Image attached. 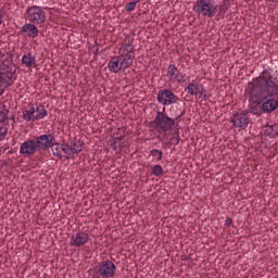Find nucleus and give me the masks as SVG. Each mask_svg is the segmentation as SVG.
Returning a JSON list of instances; mask_svg holds the SVG:
<instances>
[{
  "mask_svg": "<svg viewBox=\"0 0 278 278\" xmlns=\"http://www.w3.org/2000/svg\"><path fill=\"white\" fill-rule=\"evenodd\" d=\"M124 138H125L124 136L113 138V142L111 143V147H112V149H114V151H116V144H118L121 150H123V147H124L123 140H124Z\"/></svg>",
  "mask_w": 278,
  "mask_h": 278,
  "instance_id": "a878e982",
  "label": "nucleus"
},
{
  "mask_svg": "<svg viewBox=\"0 0 278 278\" xmlns=\"http://www.w3.org/2000/svg\"><path fill=\"white\" fill-rule=\"evenodd\" d=\"M117 59H119V64H121L122 71H127V68H129V66H131V64H134V58H131V54H129V53H124V54L117 56Z\"/></svg>",
  "mask_w": 278,
  "mask_h": 278,
  "instance_id": "4468645a",
  "label": "nucleus"
},
{
  "mask_svg": "<svg viewBox=\"0 0 278 278\" xmlns=\"http://www.w3.org/2000/svg\"><path fill=\"white\" fill-rule=\"evenodd\" d=\"M203 90V85L197 84V83H190L188 87L185 89L188 94L197 96L199 92Z\"/></svg>",
  "mask_w": 278,
  "mask_h": 278,
  "instance_id": "a211bd4d",
  "label": "nucleus"
},
{
  "mask_svg": "<svg viewBox=\"0 0 278 278\" xmlns=\"http://www.w3.org/2000/svg\"><path fill=\"white\" fill-rule=\"evenodd\" d=\"M7 73H10V75L14 77V75H16V70L12 72V68H10V66H7Z\"/></svg>",
  "mask_w": 278,
  "mask_h": 278,
  "instance_id": "4c0bfd02",
  "label": "nucleus"
},
{
  "mask_svg": "<svg viewBox=\"0 0 278 278\" xmlns=\"http://www.w3.org/2000/svg\"><path fill=\"white\" fill-rule=\"evenodd\" d=\"M36 112L38 113L35 115V121H40V118H45L47 116V109H45V105L40 104L36 108Z\"/></svg>",
  "mask_w": 278,
  "mask_h": 278,
  "instance_id": "4be33fe9",
  "label": "nucleus"
},
{
  "mask_svg": "<svg viewBox=\"0 0 278 278\" xmlns=\"http://www.w3.org/2000/svg\"><path fill=\"white\" fill-rule=\"evenodd\" d=\"M4 90L0 89V97L3 94Z\"/></svg>",
  "mask_w": 278,
  "mask_h": 278,
  "instance_id": "c03bdc74",
  "label": "nucleus"
},
{
  "mask_svg": "<svg viewBox=\"0 0 278 278\" xmlns=\"http://www.w3.org/2000/svg\"><path fill=\"white\" fill-rule=\"evenodd\" d=\"M277 91L278 86L277 83L273 80L270 72L268 70L263 71L258 77L248 84L245 89L250 99H257L255 104L251 106L250 112L256 114V116H262V101L268 99V97H275Z\"/></svg>",
  "mask_w": 278,
  "mask_h": 278,
  "instance_id": "f257e3e1",
  "label": "nucleus"
},
{
  "mask_svg": "<svg viewBox=\"0 0 278 278\" xmlns=\"http://www.w3.org/2000/svg\"><path fill=\"white\" fill-rule=\"evenodd\" d=\"M179 127V123H177V117L172 118L166 114V108H163V111H157L154 121L149 123V127L153 129H160L163 134L168 131H173L174 127Z\"/></svg>",
  "mask_w": 278,
  "mask_h": 278,
  "instance_id": "f03ea898",
  "label": "nucleus"
},
{
  "mask_svg": "<svg viewBox=\"0 0 278 278\" xmlns=\"http://www.w3.org/2000/svg\"><path fill=\"white\" fill-rule=\"evenodd\" d=\"M232 223H233V219H231L230 217H227L226 220H225L226 227H231Z\"/></svg>",
  "mask_w": 278,
  "mask_h": 278,
  "instance_id": "c9c22d12",
  "label": "nucleus"
},
{
  "mask_svg": "<svg viewBox=\"0 0 278 278\" xmlns=\"http://www.w3.org/2000/svg\"><path fill=\"white\" fill-rule=\"evenodd\" d=\"M98 273H100V277L102 278L114 277L116 274V265L112 261H103L98 268Z\"/></svg>",
  "mask_w": 278,
  "mask_h": 278,
  "instance_id": "6e6552de",
  "label": "nucleus"
},
{
  "mask_svg": "<svg viewBox=\"0 0 278 278\" xmlns=\"http://www.w3.org/2000/svg\"><path fill=\"white\" fill-rule=\"evenodd\" d=\"M90 239V237L88 236V233L81 231V232H76L75 235L72 236L71 238V247H84V244H86V242H88V240Z\"/></svg>",
  "mask_w": 278,
  "mask_h": 278,
  "instance_id": "9d476101",
  "label": "nucleus"
},
{
  "mask_svg": "<svg viewBox=\"0 0 278 278\" xmlns=\"http://www.w3.org/2000/svg\"><path fill=\"white\" fill-rule=\"evenodd\" d=\"M62 153H64L66 155V156H64L65 160H73V157H75L74 156L75 153H73V151H71V144H68V143L63 144Z\"/></svg>",
  "mask_w": 278,
  "mask_h": 278,
  "instance_id": "b1692460",
  "label": "nucleus"
},
{
  "mask_svg": "<svg viewBox=\"0 0 278 278\" xmlns=\"http://www.w3.org/2000/svg\"><path fill=\"white\" fill-rule=\"evenodd\" d=\"M179 140L181 139L179 138V128H177L173 138H170L169 140V144H174V147H177V144H179Z\"/></svg>",
  "mask_w": 278,
  "mask_h": 278,
  "instance_id": "cd10ccee",
  "label": "nucleus"
},
{
  "mask_svg": "<svg viewBox=\"0 0 278 278\" xmlns=\"http://www.w3.org/2000/svg\"><path fill=\"white\" fill-rule=\"evenodd\" d=\"M38 151V147L36 146V140L28 139L21 144L20 153L22 155H34Z\"/></svg>",
  "mask_w": 278,
  "mask_h": 278,
  "instance_id": "1a4fd4ad",
  "label": "nucleus"
},
{
  "mask_svg": "<svg viewBox=\"0 0 278 278\" xmlns=\"http://www.w3.org/2000/svg\"><path fill=\"white\" fill-rule=\"evenodd\" d=\"M230 123H232L233 127H239V129H247V127H249V123H251L249 111L240 110L239 112L233 113Z\"/></svg>",
  "mask_w": 278,
  "mask_h": 278,
  "instance_id": "20e7f679",
  "label": "nucleus"
},
{
  "mask_svg": "<svg viewBox=\"0 0 278 278\" xmlns=\"http://www.w3.org/2000/svg\"><path fill=\"white\" fill-rule=\"evenodd\" d=\"M84 140L75 137L74 140H71V151L72 153L78 154L84 151Z\"/></svg>",
  "mask_w": 278,
  "mask_h": 278,
  "instance_id": "2eb2a0df",
  "label": "nucleus"
},
{
  "mask_svg": "<svg viewBox=\"0 0 278 278\" xmlns=\"http://www.w3.org/2000/svg\"><path fill=\"white\" fill-rule=\"evenodd\" d=\"M7 136H8V128H3V126H0V142L1 140H5Z\"/></svg>",
  "mask_w": 278,
  "mask_h": 278,
  "instance_id": "2f4dec72",
  "label": "nucleus"
},
{
  "mask_svg": "<svg viewBox=\"0 0 278 278\" xmlns=\"http://www.w3.org/2000/svg\"><path fill=\"white\" fill-rule=\"evenodd\" d=\"M22 63L29 68L36 64V56L31 53H27L22 58Z\"/></svg>",
  "mask_w": 278,
  "mask_h": 278,
  "instance_id": "aec40b11",
  "label": "nucleus"
},
{
  "mask_svg": "<svg viewBox=\"0 0 278 278\" xmlns=\"http://www.w3.org/2000/svg\"><path fill=\"white\" fill-rule=\"evenodd\" d=\"M10 111H8V106L5 104L0 105V123H5L8 121V114Z\"/></svg>",
  "mask_w": 278,
  "mask_h": 278,
  "instance_id": "393cba45",
  "label": "nucleus"
},
{
  "mask_svg": "<svg viewBox=\"0 0 278 278\" xmlns=\"http://www.w3.org/2000/svg\"><path fill=\"white\" fill-rule=\"evenodd\" d=\"M26 14L30 21V23H36L37 25H40L47 21V14L45 13V10L40 7H30L27 9Z\"/></svg>",
  "mask_w": 278,
  "mask_h": 278,
  "instance_id": "39448f33",
  "label": "nucleus"
},
{
  "mask_svg": "<svg viewBox=\"0 0 278 278\" xmlns=\"http://www.w3.org/2000/svg\"><path fill=\"white\" fill-rule=\"evenodd\" d=\"M137 1H140V0H137Z\"/></svg>",
  "mask_w": 278,
  "mask_h": 278,
  "instance_id": "3c124183",
  "label": "nucleus"
},
{
  "mask_svg": "<svg viewBox=\"0 0 278 278\" xmlns=\"http://www.w3.org/2000/svg\"><path fill=\"white\" fill-rule=\"evenodd\" d=\"M2 66H5V62H2Z\"/></svg>",
  "mask_w": 278,
  "mask_h": 278,
  "instance_id": "09e8293b",
  "label": "nucleus"
},
{
  "mask_svg": "<svg viewBox=\"0 0 278 278\" xmlns=\"http://www.w3.org/2000/svg\"><path fill=\"white\" fill-rule=\"evenodd\" d=\"M269 1H271V3H275V1H278V0H269Z\"/></svg>",
  "mask_w": 278,
  "mask_h": 278,
  "instance_id": "49530a36",
  "label": "nucleus"
},
{
  "mask_svg": "<svg viewBox=\"0 0 278 278\" xmlns=\"http://www.w3.org/2000/svg\"><path fill=\"white\" fill-rule=\"evenodd\" d=\"M217 16L219 18H225V14L229 10V0H223V3L217 5Z\"/></svg>",
  "mask_w": 278,
  "mask_h": 278,
  "instance_id": "6ab92c4d",
  "label": "nucleus"
},
{
  "mask_svg": "<svg viewBox=\"0 0 278 278\" xmlns=\"http://www.w3.org/2000/svg\"><path fill=\"white\" fill-rule=\"evenodd\" d=\"M131 45H134V39L128 40V42H125L122 46L123 51H125L126 53H129L130 55H131V53H134V51H136V47H134Z\"/></svg>",
  "mask_w": 278,
  "mask_h": 278,
  "instance_id": "5701e85b",
  "label": "nucleus"
},
{
  "mask_svg": "<svg viewBox=\"0 0 278 278\" xmlns=\"http://www.w3.org/2000/svg\"><path fill=\"white\" fill-rule=\"evenodd\" d=\"M118 149H119V151H122L121 148L118 147V141H117V143H116V150H118Z\"/></svg>",
  "mask_w": 278,
  "mask_h": 278,
  "instance_id": "a18cd8bd",
  "label": "nucleus"
},
{
  "mask_svg": "<svg viewBox=\"0 0 278 278\" xmlns=\"http://www.w3.org/2000/svg\"><path fill=\"white\" fill-rule=\"evenodd\" d=\"M4 88H10V86H12V84H14V81H10V80H2Z\"/></svg>",
  "mask_w": 278,
  "mask_h": 278,
  "instance_id": "e433bc0d",
  "label": "nucleus"
},
{
  "mask_svg": "<svg viewBox=\"0 0 278 278\" xmlns=\"http://www.w3.org/2000/svg\"><path fill=\"white\" fill-rule=\"evenodd\" d=\"M11 121L14 123V121H16V116L12 115Z\"/></svg>",
  "mask_w": 278,
  "mask_h": 278,
  "instance_id": "37998d69",
  "label": "nucleus"
},
{
  "mask_svg": "<svg viewBox=\"0 0 278 278\" xmlns=\"http://www.w3.org/2000/svg\"><path fill=\"white\" fill-rule=\"evenodd\" d=\"M174 79H176V81H178L179 84H185V81H187L188 77L186 75H182L179 78V75L174 76Z\"/></svg>",
  "mask_w": 278,
  "mask_h": 278,
  "instance_id": "473e14b6",
  "label": "nucleus"
},
{
  "mask_svg": "<svg viewBox=\"0 0 278 278\" xmlns=\"http://www.w3.org/2000/svg\"><path fill=\"white\" fill-rule=\"evenodd\" d=\"M138 3H140V1H138V0L128 2V3L125 5L126 12H134V10H136V5H137Z\"/></svg>",
  "mask_w": 278,
  "mask_h": 278,
  "instance_id": "c756f323",
  "label": "nucleus"
},
{
  "mask_svg": "<svg viewBox=\"0 0 278 278\" xmlns=\"http://www.w3.org/2000/svg\"><path fill=\"white\" fill-rule=\"evenodd\" d=\"M9 153H14V151L10 150Z\"/></svg>",
  "mask_w": 278,
  "mask_h": 278,
  "instance_id": "8fccbe9b",
  "label": "nucleus"
},
{
  "mask_svg": "<svg viewBox=\"0 0 278 278\" xmlns=\"http://www.w3.org/2000/svg\"><path fill=\"white\" fill-rule=\"evenodd\" d=\"M0 58H5V53L2 50H0Z\"/></svg>",
  "mask_w": 278,
  "mask_h": 278,
  "instance_id": "ea45409f",
  "label": "nucleus"
},
{
  "mask_svg": "<svg viewBox=\"0 0 278 278\" xmlns=\"http://www.w3.org/2000/svg\"><path fill=\"white\" fill-rule=\"evenodd\" d=\"M0 71H3V67L0 65Z\"/></svg>",
  "mask_w": 278,
  "mask_h": 278,
  "instance_id": "de8ad7c7",
  "label": "nucleus"
},
{
  "mask_svg": "<svg viewBox=\"0 0 278 278\" xmlns=\"http://www.w3.org/2000/svg\"><path fill=\"white\" fill-rule=\"evenodd\" d=\"M261 108L264 114H270V112H275V110H277L278 101L275 100V98L268 99L261 104Z\"/></svg>",
  "mask_w": 278,
  "mask_h": 278,
  "instance_id": "f8f14e48",
  "label": "nucleus"
},
{
  "mask_svg": "<svg viewBox=\"0 0 278 278\" xmlns=\"http://www.w3.org/2000/svg\"><path fill=\"white\" fill-rule=\"evenodd\" d=\"M176 73H177V66L175 65H169L168 68H167V75L169 77H175L176 76Z\"/></svg>",
  "mask_w": 278,
  "mask_h": 278,
  "instance_id": "7c9ffc66",
  "label": "nucleus"
},
{
  "mask_svg": "<svg viewBox=\"0 0 278 278\" xmlns=\"http://www.w3.org/2000/svg\"><path fill=\"white\" fill-rule=\"evenodd\" d=\"M3 75H5V72H3V70H0V84L4 81Z\"/></svg>",
  "mask_w": 278,
  "mask_h": 278,
  "instance_id": "58836bf2",
  "label": "nucleus"
},
{
  "mask_svg": "<svg viewBox=\"0 0 278 278\" xmlns=\"http://www.w3.org/2000/svg\"><path fill=\"white\" fill-rule=\"evenodd\" d=\"M150 155H152L153 157H156L159 162H162V155H164V153L161 150L153 149L150 151Z\"/></svg>",
  "mask_w": 278,
  "mask_h": 278,
  "instance_id": "c85d7f7f",
  "label": "nucleus"
},
{
  "mask_svg": "<svg viewBox=\"0 0 278 278\" xmlns=\"http://www.w3.org/2000/svg\"><path fill=\"white\" fill-rule=\"evenodd\" d=\"M193 12L207 16V18H213V16H216V12H218V5L215 0H198L193 4Z\"/></svg>",
  "mask_w": 278,
  "mask_h": 278,
  "instance_id": "7ed1b4c3",
  "label": "nucleus"
},
{
  "mask_svg": "<svg viewBox=\"0 0 278 278\" xmlns=\"http://www.w3.org/2000/svg\"><path fill=\"white\" fill-rule=\"evenodd\" d=\"M50 149L54 157H59V160H62V157H64V155H62V151H64V144L58 143L56 141H54L52 142V146L50 147Z\"/></svg>",
  "mask_w": 278,
  "mask_h": 278,
  "instance_id": "f3484780",
  "label": "nucleus"
},
{
  "mask_svg": "<svg viewBox=\"0 0 278 278\" xmlns=\"http://www.w3.org/2000/svg\"><path fill=\"white\" fill-rule=\"evenodd\" d=\"M8 79H9V81H14V80H13V79H14V76L10 75V76L8 77Z\"/></svg>",
  "mask_w": 278,
  "mask_h": 278,
  "instance_id": "a19ab883",
  "label": "nucleus"
},
{
  "mask_svg": "<svg viewBox=\"0 0 278 278\" xmlns=\"http://www.w3.org/2000/svg\"><path fill=\"white\" fill-rule=\"evenodd\" d=\"M36 106L31 105L29 110H26L24 113H23V118L24 121H36Z\"/></svg>",
  "mask_w": 278,
  "mask_h": 278,
  "instance_id": "412c9836",
  "label": "nucleus"
},
{
  "mask_svg": "<svg viewBox=\"0 0 278 278\" xmlns=\"http://www.w3.org/2000/svg\"><path fill=\"white\" fill-rule=\"evenodd\" d=\"M268 136H270V138H277L278 131L271 127L270 131L268 132Z\"/></svg>",
  "mask_w": 278,
  "mask_h": 278,
  "instance_id": "f704fd0d",
  "label": "nucleus"
},
{
  "mask_svg": "<svg viewBox=\"0 0 278 278\" xmlns=\"http://www.w3.org/2000/svg\"><path fill=\"white\" fill-rule=\"evenodd\" d=\"M151 173L155 177H162L164 175V168H162V165H154L151 169Z\"/></svg>",
  "mask_w": 278,
  "mask_h": 278,
  "instance_id": "bb28decb",
  "label": "nucleus"
},
{
  "mask_svg": "<svg viewBox=\"0 0 278 278\" xmlns=\"http://www.w3.org/2000/svg\"><path fill=\"white\" fill-rule=\"evenodd\" d=\"M108 68L111 73H121V71H123V67H121V59H118V56L112 58L108 64Z\"/></svg>",
  "mask_w": 278,
  "mask_h": 278,
  "instance_id": "dca6fc26",
  "label": "nucleus"
},
{
  "mask_svg": "<svg viewBox=\"0 0 278 278\" xmlns=\"http://www.w3.org/2000/svg\"><path fill=\"white\" fill-rule=\"evenodd\" d=\"M200 97H202L203 101H207V90H205V88H203L202 86V90L199 91Z\"/></svg>",
  "mask_w": 278,
  "mask_h": 278,
  "instance_id": "72a5a7b5",
  "label": "nucleus"
},
{
  "mask_svg": "<svg viewBox=\"0 0 278 278\" xmlns=\"http://www.w3.org/2000/svg\"><path fill=\"white\" fill-rule=\"evenodd\" d=\"M55 142V137L53 135H41L37 137L35 144L37 146V151H49Z\"/></svg>",
  "mask_w": 278,
  "mask_h": 278,
  "instance_id": "0eeeda50",
  "label": "nucleus"
},
{
  "mask_svg": "<svg viewBox=\"0 0 278 278\" xmlns=\"http://www.w3.org/2000/svg\"><path fill=\"white\" fill-rule=\"evenodd\" d=\"M156 99L161 105H173L179 101V98L170 89H161Z\"/></svg>",
  "mask_w": 278,
  "mask_h": 278,
  "instance_id": "423d86ee",
  "label": "nucleus"
},
{
  "mask_svg": "<svg viewBox=\"0 0 278 278\" xmlns=\"http://www.w3.org/2000/svg\"><path fill=\"white\" fill-rule=\"evenodd\" d=\"M179 102L176 104H173L170 106V112H173V110H175V114H179L178 116H176V121L177 123H181V117L186 115V102H184V100H178Z\"/></svg>",
  "mask_w": 278,
  "mask_h": 278,
  "instance_id": "9b49d317",
  "label": "nucleus"
},
{
  "mask_svg": "<svg viewBox=\"0 0 278 278\" xmlns=\"http://www.w3.org/2000/svg\"><path fill=\"white\" fill-rule=\"evenodd\" d=\"M176 75H178V79H181V77H182V75H184V74H181V73L177 72V74H176Z\"/></svg>",
  "mask_w": 278,
  "mask_h": 278,
  "instance_id": "79ce46f5",
  "label": "nucleus"
},
{
  "mask_svg": "<svg viewBox=\"0 0 278 278\" xmlns=\"http://www.w3.org/2000/svg\"><path fill=\"white\" fill-rule=\"evenodd\" d=\"M22 34H26L28 38H36L38 37V27L34 24H25L21 28Z\"/></svg>",
  "mask_w": 278,
  "mask_h": 278,
  "instance_id": "ddd939ff",
  "label": "nucleus"
}]
</instances>
